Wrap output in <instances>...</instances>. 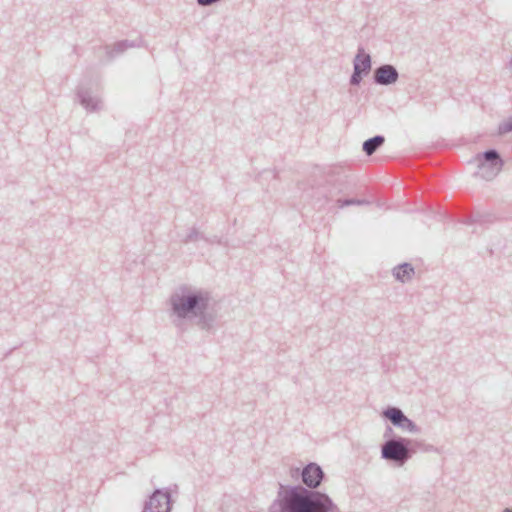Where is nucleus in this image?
Returning <instances> with one entry per match:
<instances>
[{
	"label": "nucleus",
	"instance_id": "nucleus-1",
	"mask_svg": "<svg viewBox=\"0 0 512 512\" xmlns=\"http://www.w3.org/2000/svg\"><path fill=\"white\" fill-rule=\"evenodd\" d=\"M323 469L310 462L301 470V480L305 485H282L268 512H342L332 498L316 490L323 479Z\"/></svg>",
	"mask_w": 512,
	"mask_h": 512
},
{
	"label": "nucleus",
	"instance_id": "nucleus-2",
	"mask_svg": "<svg viewBox=\"0 0 512 512\" xmlns=\"http://www.w3.org/2000/svg\"><path fill=\"white\" fill-rule=\"evenodd\" d=\"M210 296L203 290H181L169 297L170 317L176 327L184 320H196L201 330L210 331L214 328L216 314L208 312Z\"/></svg>",
	"mask_w": 512,
	"mask_h": 512
},
{
	"label": "nucleus",
	"instance_id": "nucleus-3",
	"mask_svg": "<svg viewBox=\"0 0 512 512\" xmlns=\"http://www.w3.org/2000/svg\"><path fill=\"white\" fill-rule=\"evenodd\" d=\"M411 444L410 438L390 437L381 446V457L397 467H402L411 459Z\"/></svg>",
	"mask_w": 512,
	"mask_h": 512
},
{
	"label": "nucleus",
	"instance_id": "nucleus-4",
	"mask_svg": "<svg viewBox=\"0 0 512 512\" xmlns=\"http://www.w3.org/2000/svg\"><path fill=\"white\" fill-rule=\"evenodd\" d=\"M171 493L167 488H157L145 501L142 512H170Z\"/></svg>",
	"mask_w": 512,
	"mask_h": 512
},
{
	"label": "nucleus",
	"instance_id": "nucleus-5",
	"mask_svg": "<svg viewBox=\"0 0 512 512\" xmlns=\"http://www.w3.org/2000/svg\"><path fill=\"white\" fill-rule=\"evenodd\" d=\"M383 416L395 427L413 434L421 432V428L409 419L398 407H388L383 411Z\"/></svg>",
	"mask_w": 512,
	"mask_h": 512
},
{
	"label": "nucleus",
	"instance_id": "nucleus-6",
	"mask_svg": "<svg viewBox=\"0 0 512 512\" xmlns=\"http://www.w3.org/2000/svg\"><path fill=\"white\" fill-rule=\"evenodd\" d=\"M370 68V58L368 55L359 54L355 59L354 74L352 76V82L357 83L358 78L362 72L368 71Z\"/></svg>",
	"mask_w": 512,
	"mask_h": 512
},
{
	"label": "nucleus",
	"instance_id": "nucleus-7",
	"mask_svg": "<svg viewBox=\"0 0 512 512\" xmlns=\"http://www.w3.org/2000/svg\"><path fill=\"white\" fill-rule=\"evenodd\" d=\"M397 72L392 66H383L376 72V79L379 83L389 84L396 80Z\"/></svg>",
	"mask_w": 512,
	"mask_h": 512
},
{
	"label": "nucleus",
	"instance_id": "nucleus-8",
	"mask_svg": "<svg viewBox=\"0 0 512 512\" xmlns=\"http://www.w3.org/2000/svg\"><path fill=\"white\" fill-rule=\"evenodd\" d=\"M415 275V269L411 264L404 263L394 269V276L401 282L411 280Z\"/></svg>",
	"mask_w": 512,
	"mask_h": 512
},
{
	"label": "nucleus",
	"instance_id": "nucleus-9",
	"mask_svg": "<svg viewBox=\"0 0 512 512\" xmlns=\"http://www.w3.org/2000/svg\"><path fill=\"white\" fill-rule=\"evenodd\" d=\"M384 143V137L382 136H376L373 137L363 144V150L367 155H372L377 148H379Z\"/></svg>",
	"mask_w": 512,
	"mask_h": 512
},
{
	"label": "nucleus",
	"instance_id": "nucleus-10",
	"mask_svg": "<svg viewBox=\"0 0 512 512\" xmlns=\"http://www.w3.org/2000/svg\"><path fill=\"white\" fill-rule=\"evenodd\" d=\"M411 442H412V444L410 445L411 458L418 450H422L425 452L434 450L433 445L425 444L421 440L411 439Z\"/></svg>",
	"mask_w": 512,
	"mask_h": 512
},
{
	"label": "nucleus",
	"instance_id": "nucleus-11",
	"mask_svg": "<svg viewBox=\"0 0 512 512\" xmlns=\"http://www.w3.org/2000/svg\"><path fill=\"white\" fill-rule=\"evenodd\" d=\"M484 158L487 161H491L492 165L495 167L496 171L498 172L501 169V161L498 159V155L494 151H488L484 154Z\"/></svg>",
	"mask_w": 512,
	"mask_h": 512
},
{
	"label": "nucleus",
	"instance_id": "nucleus-12",
	"mask_svg": "<svg viewBox=\"0 0 512 512\" xmlns=\"http://www.w3.org/2000/svg\"><path fill=\"white\" fill-rule=\"evenodd\" d=\"M364 201L358 199H339L337 200V206L339 208H344L348 205H362Z\"/></svg>",
	"mask_w": 512,
	"mask_h": 512
},
{
	"label": "nucleus",
	"instance_id": "nucleus-13",
	"mask_svg": "<svg viewBox=\"0 0 512 512\" xmlns=\"http://www.w3.org/2000/svg\"><path fill=\"white\" fill-rule=\"evenodd\" d=\"M502 130L504 132L512 131V119L504 124Z\"/></svg>",
	"mask_w": 512,
	"mask_h": 512
},
{
	"label": "nucleus",
	"instance_id": "nucleus-14",
	"mask_svg": "<svg viewBox=\"0 0 512 512\" xmlns=\"http://www.w3.org/2000/svg\"><path fill=\"white\" fill-rule=\"evenodd\" d=\"M392 433H393L392 428L390 426H387L385 429V432H384V437L389 439L390 437H393Z\"/></svg>",
	"mask_w": 512,
	"mask_h": 512
},
{
	"label": "nucleus",
	"instance_id": "nucleus-15",
	"mask_svg": "<svg viewBox=\"0 0 512 512\" xmlns=\"http://www.w3.org/2000/svg\"><path fill=\"white\" fill-rule=\"evenodd\" d=\"M502 512H512V508H505Z\"/></svg>",
	"mask_w": 512,
	"mask_h": 512
}]
</instances>
